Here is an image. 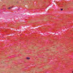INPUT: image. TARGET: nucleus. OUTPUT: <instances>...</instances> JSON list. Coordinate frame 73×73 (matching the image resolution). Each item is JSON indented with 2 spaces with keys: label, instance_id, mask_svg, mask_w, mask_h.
Here are the masks:
<instances>
[{
  "label": "nucleus",
  "instance_id": "f257e3e1",
  "mask_svg": "<svg viewBox=\"0 0 73 73\" xmlns=\"http://www.w3.org/2000/svg\"><path fill=\"white\" fill-rule=\"evenodd\" d=\"M27 59V60H29V59H30V58H29V57H27L26 58Z\"/></svg>",
  "mask_w": 73,
  "mask_h": 73
},
{
  "label": "nucleus",
  "instance_id": "f03ea898",
  "mask_svg": "<svg viewBox=\"0 0 73 73\" xmlns=\"http://www.w3.org/2000/svg\"><path fill=\"white\" fill-rule=\"evenodd\" d=\"M11 9V7H9L8 9Z\"/></svg>",
  "mask_w": 73,
  "mask_h": 73
},
{
  "label": "nucleus",
  "instance_id": "7ed1b4c3",
  "mask_svg": "<svg viewBox=\"0 0 73 73\" xmlns=\"http://www.w3.org/2000/svg\"><path fill=\"white\" fill-rule=\"evenodd\" d=\"M62 10H63V9H61V11H62Z\"/></svg>",
  "mask_w": 73,
  "mask_h": 73
},
{
  "label": "nucleus",
  "instance_id": "20e7f679",
  "mask_svg": "<svg viewBox=\"0 0 73 73\" xmlns=\"http://www.w3.org/2000/svg\"><path fill=\"white\" fill-rule=\"evenodd\" d=\"M13 7H11V8H12Z\"/></svg>",
  "mask_w": 73,
  "mask_h": 73
},
{
  "label": "nucleus",
  "instance_id": "39448f33",
  "mask_svg": "<svg viewBox=\"0 0 73 73\" xmlns=\"http://www.w3.org/2000/svg\"><path fill=\"white\" fill-rule=\"evenodd\" d=\"M17 3H18V2H17Z\"/></svg>",
  "mask_w": 73,
  "mask_h": 73
},
{
  "label": "nucleus",
  "instance_id": "423d86ee",
  "mask_svg": "<svg viewBox=\"0 0 73 73\" xmlns=\"http://www.w3.org/2000/svg\"><path fill=\"white\" fill-rule=\"evenodd\" d=\"M72 73H73V71H72Z\"/></svg>",
  "mask_w": 73,
  "mask_h": 73
}]
</instances>
